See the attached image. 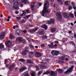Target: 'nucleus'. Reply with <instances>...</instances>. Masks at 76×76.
<instances>
[{
    "label": "nucleus",
    "instance_id": "obj_1",
    "mask_svg": "<svg viewBox=\"0 0 76 76\" xmlns=\"http://www.w3.org/2000/svg\"><path fill=\"white\" fill-rule=\"evenodd\" d=\"M48 5H49L48 1H47L44 5V9L42 11V15L43 16H44V15H46V13H49V11L48 10L49 8V6H47Z\"/></svg>",
    "mask_w": 76,
    "mask_h": 76
},
{
    "label": "nucleus",
    "instance_id": "obj_2",
    "mask_svg": "<svg viewBox=\"0 0 76 76\" xmlns=\"http://www.w3.org/2000/svg\"><path fill=\"white\" fill-rule=\"evenodd\" d=\"M50 74V76H56L57 75V72H55L53 71L50 72V71L47 70L46 72H45L43 73V75H49Z\"/></svg>",
    "mask_w": 76,
    "mask_h": 76
},
{
    "label": "nucleus",
    "instance_id": "obj_3",
    "mask_svg": "<svg viewBox=\"0 0 76 76\" xmlns=\"http://www.w3.org/2000/svg\"><path fill=\"white\" fill-rule=\"evenodd\" d=\"M14 4L16 6H20V7H23V4L22 3L20 2L19 3L15 0L14 1Z\"/></svg>",
    "mask_w": 76,
    "mask_h": 76
},
{
    "label": "nucleus",
    "instance_id": "obj_4",
    "mask_svg": "<svg viewBox=\"0 0 76 76\" xmlns=\"http://www.w3.org/2000/svg\"><path fill=\"white\" fill-rule=\"evenodd\" d=\"M11 44H12V43L10 42V40L7 41L6 42L5 45L6 47H12L13 46H12Z\"/></svg>",
    "mask_w": 76,
    "mask_h": 76
},
{
    "label": "nucleus",
    "instance_id": "obj_5",
    "mask_svg": "<svg viewBox=\"0 0 76 76\" xmlns=\"http://www.w3.org/2000/svg\"><path fill=\"white\" fill-rule=\"evenodd\" d=\"M51 53L53 56H58V54H59V52L57 51H54L53 50L51 52Z\"/></svg>",
    "mask_w": 76,
    "mask_h": 76
},
{
    "label": "nucleus",
    "instance_id": "obj_6",
    "mask_svg": "<svg viewBox=\"0 0 76 76\" xmlns=\"http://www.w3.org/2000/svg\"><path fill=\"white\" fill-rule=\"evenodd\" d=\"M56 15L57 18L59 19H62V15H61V14L60 13L56 12Z\"/></svg>",
    "mask_w": 76,
    "mask_h": 76
},
{
    "label": "nucleus",
    "instance_id": "obj_7",
    "mask_svg": "<svg viewBox=\"0 0 76 76\" xmlns=\"http://www.w3.org/2000/svg\"><path fill=\"white\" fill-rule=\"evenodd\" d=\"M22 39H23V38L20 37L17 38L15 41L16 42H18V43H21Z\"/></svg>",
    "mask_w": 76,
    "mask_h": 76
},
{
    "label": "nucleus",
    "instance_id": "obj_8",
    "mask_svg": "<svg viewBox=\"0 0 76 76\" xmlns=\"http://www.w3.org/2000/svg\"><path fill=\"white\" fill-rule=\"evenodd\" d=\"M35 56L37 58H40L41 57V54L40 52H36L35 53Z\"/></svg>",
    "mask_w": 76,
    "mask_h": 76
},
{
    "label": "nucleus",
    "instance_id": "obj_9",
    "mask_svg": "<svg viewBox=\"0 0 76 76\" xmlns=\"http://www.w3.org/2000/svg\"><path fill=\"white\" fill-rule=\"evenodd\" d=\"M47 23L49 25L54 24V20L53 19H50V21H48Z\"/></svg>",
    "mask_w": 76,
    "mask_h": 76
},
{
    "label": "nucleus",
    "instance_id": "obj_10",
    "mask_svg": "<svg viewBox=\"0 0 76 76\" xmlns=\"http://www.w3.org/2000/svg\"><path fill=\"white\" fill-rule=\"evenodd\" d=\"M27 68L25 67H22L20 69H19V72H23V71L26 70Z\"/></svg>",
    "mask_w": 76,
    "mask_h": 76
},
{
    "label": "nucleus",
    "instance_id": "obj_11",
    "mask_svg": "<svg viewBox=\"0 0 76 76\" xmlns=\"http://www.w3.org/2000/svg\"><path fill=\"white\" fill-rule=\"evenodd\" d=\"M38 28H35L34 29H31L29 30L30 32H32V33H34V32L38 31Z\"/></svg>",
    "mask_w": 76,
    "mask_h": 76
},
{
    "label": "nucleus",
    "instance_id": "obj_12",
    "mask_svg": "<svg viewBox=\"0 0 76 76\" xmlns=\"http://www.w3.org/2000/svg\"><path fill=\"white\" fill-rule=\"evenodd\" d=\"M15 67V65L14 64H13L11 65V66H10L9 68V70L10 72H12V69H14Z\"/></svg>",
    "mask_w": 76,
    "mask_h": 76
},
{
    "label": "nucleus",
    "instance_id": "obj_13",
    "mask_svg": "<svg viewBox=\"0 0 76 76\" xmlns=\"http://www.w3.org/2000/svg\"><path fill=\"white\" fill-rule=\"evenodd\" d=\"M25 11H23V14L21 15V16H25V14H26V12L27 13H29V9H27L26 10V12H25Z\"/></svg>",
    "mask_w": 76,
    "mask_h": 76
},
{
    "label": "nucleus",
    "instance_id": "obj_14",
    "mask_svg": "<svg viewBox=\"0 0 76 76\" xmlns=\"http://www.w3.org/2000/svg\"><path fill=\"white\" fill-rule=\"evenodd\" d=\"M62 15L64 18H67L69 17V15L65 12L64 13L62 14Z\"/></svg>",
    "mask_w": 76,
    "mask_h": 76
},
{
    "label": "nucleus",
    "instance_id": "obj_15",
    "mask_svg": "<svg viewBox=\"0 0 76 76\" xmlns=\"http://www.w3.org/2000/svg\"><path fill=\"white\" fill-rule=\"evenodd\" d=\"M20 31L19 30H16L15 32V35H18V36H20Z\"/></svg>",
    "mask_w": 76,
    "mask_h": 76
},
{
    "label": "nucleus",
    "instance_id": "obj_16",
    "mask_svg": "<svg viewBox=\"0 0 76 76\" xmlns=\"http://www.w3.org/2000/svg\"><path fill=\"white\" fill-rule=\"evenodd\" d=\"M56 70L58 73L61 74L62 73H63V70L61 69H57Z\"/></svg>",
    "mask_w": 76,
    "mask_h": 76
},
{
    "label": "nucleus",
    "instance_id": "obj_17",
    "mask_svg": "<svg viewBox=\"0 0 76 76\" xmlns=\"http://www.w3.org/2000/svg\"><path fill=\"white\" fill-rule=\"evenodd\" d=\"M34 52H30L28 53V56L29 58H31L34 56Z\"/></svg>",
    "mask_w": 76,
    "mask_h": 76
},
{
    "label": "nucleus",
    "instance_id": "obj_18",
    "mask_svg": "<svg viewBox=\"0 0 76 76\" xmlns=\"http://www.w3.org/2000/svg\"><path fill=\"white\" fill-rule=\"evenodd\" d=\"M28 53H29V51L27 50H25L23 51V53L22 54H23L24 56H26V55H27Z\"/></svg>",
    "mask_w": 76,
    "mask_h": 76
},
{
    "label": "nucleus",
    "instance_id": "obj_19",
    "mask_svg": "<svg viewBox=\"0 0 76 76\" xmlns=\"http://www.w3.org/2000/svg\"><path fill=\"white\" fill-rule=\"evenodd\" d=\"M5 35V34L4 33H2L1 35H0V39H3V38H4V37Z\"/></svg>",
    "mask_w": 76,
    "mask_h": 76
},
{
    "label": "nucleus",
    "instance_id": "obj_20",
    "mask_svg": "<svg viewBox=\"0 0 76 76\" xmlns=\"http://www.w3.org/2000/svg\"><path fill=\"white\" fill-rule=\"evenodd\" d=\"M48 46L49 48H54V44H53V42H52L50 45H48Z\"/></svg>",
    "mask_w": 76,
    "mask_h": 76
},
{
    "label": "nucleus",
    "instance_id": "obj_21",
    "mask_svg": "<svg viewBox=\"0 0 76 76\" xmlns=\"http://www.w3.org/2000/svg\"><path fill=\"white\" fill-rule=\"evenodd\" d=\"M41 27L42 28H44L45 30H47V28H48V27L45 25H42L41 26Z\"/></svg>",
    "mask_w": 76,
    "mask_h": 76
},
{
    "label": "nucleus",
    "instance_id": "obj_22",
    "mask_svg": "<svg viewBox=\"0 0 76 76\" xmlns=\"http://www.w3.org/2000/svg\"><path fill=\"white\" fill-rule=\"evenodd\" d=\"M65 58L66 56H61L60 57V60H62V61H63V60H65Z\"/></svg>",
    "mask_w": 76,
    "mask_h": 76
},
{
    "label": "nucleus",
    "instance_id": "obj_23",
    "mask_svg": "<svg viewBox=\"0 0 76 76\" xmlns=\"http://www.w3.org/2000/svg\"><path fill=\"white\" fill-rule=\"evenodd\" d=\"M9 38L10 39H14V38H15V37L14 36L13 34H11L10 35Z\"/></svg>",
    "mask_w": 76,
    "mask_h": 76
},
{
    "label": "nucleus",
    "instance_id": "obj_24",
    "mask_svg": "<svg viewBox=\"0 0 76 76\" xmlns=\"http://www.w3.org/2000/svg\"><path fill=\"white\" fill-rule=\"evenodd\" d=\"M65 4L66 6H69L70 5V1H66L65 2Z\"/></svg>",
    "mask_w": 76,
    "mask_h": 76
},
{
    "label": "nucleus",
    "instance_id": "obj_25",
    "mask_svg": "<svg viewBox=\"0 0 76 76\" xmlns=\"http://www.w3.org/2000/svg\"><path fill=\"white\" fill-rule=\"evenodd\" d=\"M27 63L28 64H33V62H32V60H27Z\"/></svg>",
    "mask_w": 76,
    "mask_h": 76
},
{
    "label": "nucleus",
    "instance_id": "obj_26",
    "mask_svg": "<svg viewBox=\"0 0 76 76\" xmlns=\"http://www.w3.org/2000/svg\"><path fill=\"white\" fill-rule=\"evenodd\" d=\"M25 74L23 76H30L29 74L28 73V72H24Z\"/></svg>",
    "mask_w": 76,
    "mask_h": 76
},
{
    "label": "nucleus",
    "instance_id": "obj_27",
    "mask_svg": "<svg viewBox=\"0 0 76 76\" xmlns=\"http://www.w3.org/2000/svg\"><path fill=\"white\" fill-rule=\"evenodd\" d=\"M38 32L40 35H42L44 34V31H39Z\"/></svg>",
    "mask_w": 76,
    "mask_h": 76
},
{
    "label": "nucleus",
    "instance_id": "obj_28",
    "mask_svg": "<svg viewBox=\"0 0 76 76\" xmlns=\"http://www.w3.org/2000/svg\"><path fill=\"white\" fill-rule=\"evenodd\" d=\"M30 75L31 76H36L35 73L34 72H30Z\"/></svg>",
    "mask_w": 76,
    "mask_h": 76
},
{
    "label": "nucleus",
    "instance_id": "obj_29",
    "mask_svg": "<svg viewBox=\"0 0 76 76\" xmlns=\"http://www.w3.org/2000/svg\"><path fill=\"white\" fill-rule=\"evenodd\" d=\"M56 30V29L55 28H51V32H54Z\"/></svg>",
    "mask_w": 76,
    "mask_h": 76
},
{
    "label": "nucleus",
    "instance_id": "obj_30",
    "mask_svg": "<svg viewBox=\"0 0 76 76\" xmlns=\"http://www.w3.org/2000/svg\"><path fill=\"white\" fill-rule=\"evenodd\" d=\"M69 16L70 17V18H74V15L72 13L70 14L69 15Z\"/></svg>",
    "mask_w": 76,
    "mask_h": 76
},
{
    "label": "nucleus",
    "instance_id": "obj_31",
    "mask_svg": "<svg viewBox=\"0 0 76 76\" xmlns=\"http://www.w3.org/2000/svg\"><path fill=\"white\" fill-rule=\"evenodd\" d=\"M19 61H22V62H25V60L24 59L22 58L19 60Z\"/></svg>",
    "mask_w": 76,
    "mask_h": 76
},
{
    "label": "nucleus",
    "instance_id": "obj_32",
    "mask_svg": "<svg viewBox=\"0 0 76 76\" xmlns=\"http://www.w3.org/2000/svg\"><path fill=\"white\" fill-rule=\"evenodd\" d=\"M22 2L24 4H26L28 3V0H23Z\"/></svg>",
    "mask_w": 76,
    "mask_h": 76
},
{
    "label": "nucleus",
    "instance_id": "obj_33",
    "mask_svg": "<svg viewBox=\"0 0 76 76\" xmlns=\"http://www.w3.org/2000/svg\"><path fill=\"white\" fill-rule=\"evenodd\" d=\"M43 39H46L47 38V37L45 35L43 36L42 37Z\"/></svg>",
    "mask_w": 76,
    "mask_h": 76
},
{
    "label": "nucleus",
    "instance_id": "obj_34",
    "mask_svg": "<svg viewBox=\"0 0 76 76\" xmlns=\"http://www.w3.org/2000/svg\"><path fill=\"white\" fill-rule=\"evenodd\" d=\"M4 46L3 45V43H0V48H4Z\"/></svg>",
    "mask_w": 76,
    "mask_h": 76
},
{
    "label": "nucleus",
    "instance_id": "obj_35",
    "mask_svg": "<svg viewBox=\"0 0 76 76\" xmlns=\"http://www.w3.org/2000/svg\"><path fill=\"white\" fill-rule=\"evenodd\" d=\"M72 69H71L69 68V69H67V71L69 72V73H71V72H72Z\"/></svg>",
    "mask_w": 76,
    "mask_h": 76
},
{
    "label": "nucleus",
    "instance_id": "obj_36",
    "mask_svg": "<svg viewBox=\"0 0 76 76\" xmlns=\"http://www.w3.org/2000/svg\"><path fill=\"white\" fill-rule=\"evenodd\" d=\"M29 17H31V15H26L24 18H26V19H28Z\"/></svg>",
    "mask_w": 76,
    "mask_h": 76
},
{
    "label": "nucleus",
    "instance_id": "obj_37",
    "mask_svg": "<svg viewBox=\"0 0 76 76\" xmlns=\"http://www.w3.org/2000/svg\"><path fill=\"white\" fill-rule=\"evenodd\" d=\"M34 3H33L31 4V9H34V7H35V5H34Z\"/></svg>",
    "mask_w": 76,
    "mask_h": 76
},
{
    "label": "nucleus",
    "instance_id": "obj_38",
    "mask_svg": "<svg viewBox=\"0 0 76 76\" xmlns=\"http://www.w3.org/2000/svg\"><path fill=\"white\" fill-rule=\"evenodd\" d=\"M16 19L18 20H20V19H21V18L20 17H16Z\"/></svg>",
    "mask_w": 76,
    "mask_h": 76
},
{
    "label": "nucleus",
    "instance_id": "obj_39",
    "mask_svg": "<svg viewBox=\"0 0 76 76\" xmlns=\"http://www.w3.org/2000/svg\"><path fill=\"white\" fill-rule=\"evenodd\" d=\"M57 7H58V5L57 4H54V7L55 9H57Z\"/></svg>",
    "mask_w": 76,
    "mask_h": 76
},
{
    "label": "nucleus",
    "instance_id": "obj_40",
    "mask_svg": "<svg viewBox=\"0 0 76 76\" xmlns=\"http://www.w3.org/2000/svg\"><path fill=\"white\" fill-rule=\"evenodd\" d=\"M40 63H41V64H47V62H40Z\"/></svg>",
    "mask_w": 76,
    "mask_h": 76
},
{
    "label": "nucleus",
    "instance_id": "obj_41",
    "mask_svg": "<svg viewBox=\"0 0 76 76\" xmlns=\"http://www.w3.org/2000/svg\"><path fill=\"white\" fill-rule=\"evenodd\" d=\"M70 44L72 45V46H73L74 47H75V43H73V42H71L70 43Z\"/></svg>",
    "mask_w": 76,
    "mask_h": 76
},
{
    "label": "nucleus",
    "instance_id": "obj_42",
    "mask_svg": "<svg viewBox=\"0 0 76 76\" xmlns=\"http://www.w3.org/2000/svg\"><path fill=\"white\" fill-rule=\"evenodd\" d=\"M41 69H42L44 67V64H42L40 65Z\"/></svg>",
    "mask_w": 76,
    "mask_h": 76
},
{
    "label": "nucleus",
    "instance_id": "obj_43",
    "mask_svg": "<svg viewBox=\"0 0 76 76\" xmlns=\"http://www.w3.org/2000/svg\"><path fill=\"white\" fill-rule=\"evenodd\" d=\"M35 68L36 69L37 71H38V70H39V67H38V66H35Z\"/></svg>",
    "mask_w": 76,
    "mask_h": 76
},
{
    "label": "nucleus",
    "instance_id": "obj_44",
    "mask_svg": "<svg viewBox=\"0 0 76 76\" xmlns=\"http://www.w3.org/2000/svg\"><path fill=\"white\" fill-rule=\"evenodd\" d=\"M21 42L23 43V44H25V43H26V41H25V40L22 39V40L21 41Z\"/></svg>",
    "mask_w": 76,
    "mask_h": 76
},
{
    "label": "nucleus",
    "instance_id": "obj_45",
    "mask_svg": "<svg viewBox=\"0 0 76 76\" xmlns=\"http://www.w3.org/2000/svg\"><path fill=\"white\" fill-rule=\"evenodd\" d=\"M58 63L61 64V63H64V61H58Z\"/></svg>",
    "mask_w": 76,
    "mask_h": 76
},
{
    "label": "nucleus",
    "instance_id": "obj_46",
    "mask_svg": "<svg viewBox=\"0 0 76 76\" xmlns=\"http://www.w3.org/2000/svg\"><path fill=\"white\" fill-rule=\"evenodd\" d=\"M75 67V66L74 65H72L71 66V67H70L69 68L73 70V69L74 68V67Z\"/></svg>",
    "mask_w": 76,
    "mask_h": 76
},
{
    "label": "nucleus",
    "instance_id": "obj_47",
    "mask_svg": "<svg viewBox=\"0 0 76 76\" xmlns=\"http://www.w3.org/2000/svg\"><path fill=\"white\" fill-rule=\"evenodd\" d=\"M25 20H23L22 21H20V23H25Z\"/></svg>",
    "mask_w": 76,
    "mask_h": 76
},
{
    "label": "nucleus",
    "instance_id": "obj_48",
    "mask_svg": "<svg viewBox=\"0 0 76 76\" xmlns=\"http://www.w3.org/2000/svg\"><path fill=\"white\" fill-rule=\"evenodd\" d=\"M42 73V71H40L38 73V74L39 75H41Z\"/></svg>",
    "mask_w": 76,
    "mask_h": 76
},
{
    "label": "nucleus",
    "instance_id": "obj_49",
    "mask_svg": "<svg viewBox=\"0 0 76 76\" xmlns=\"http://www.w3.org/2000/svg\"><path fill=\"white\" fill-rule=\"evenodd\" d=\"M72 5L74 6L75 5V3L74 2H72Z\"/></svg>",
    "mask_w": 76,
    "mask_h": 76
},
{
    "label": "nucleus",
    "instance_id": "obj_50",
    "mask_svg": "<svg viewBox=\"0 0 76 76\" xmlns=\"http://www.w3.org/2000/svg\"><path fill=\"white\" fill-rule=\"evenodd\" d=\"M68 73H69V72H68V71H66V72H64L65 75H68Z\"/></svg>",
    "mask_w": 76,
    "mask_h": 76
},
{
    "label": "nucleus",
    "instance_id": "obj_51",
    "mask_svg": "<svg viewBox=\"0 0 76 76\" xmlns=\"http://www.w3.org/2000/svg\"><path fill=\"white\" fill-rule=\"evenodd\" d=\"M72 9V7L70 6H69V10H71Z\"/></svg>",
    "mask_w": 76,
    "mask_h": 76
},
{
    "label": "nucleus",
    "instance_id": "obj_52",
    "mask_svg": "<svg viewBox=\"0 0 76 76\" xmlns=\"http://www.w3.org/2000/svg\"><path fill=\"white\" fill-rule=\"evenodd\" d=\"M26 39H27V40H28V41H29V42H31V39L29 38H26Z\"/></svg>",
    "mask_w": 76,
    "mask_h": 76
},
{
    "label": "nucleus",
    "instance_id": "obj_53",
    "mask_svg": "<svg viewBox=\"0 0 76 76\" xmlns=\"http://www.w3.org/2000/svg\"><path fill=\"white\" fill-rule=\"evenodd\" d=\"M58 1L59 2H60L61 4H63V1H61V0H58Z\"/></svg>",
    "mask_w": 76,
    "mask_h": 76
},
{
    "label": "nucleus",
    "instance_id": "obj_54",
    "mask_svg": "<svg viewBox=\"0 0 76 76\" xmlns=\"http://www.w3.org/2000/svg\"><path fill=\"white\" fill-rule=\"evenodd\" d=\"M29 47L30 48H34V46H32L31 45H29Z\"/></svg>",
    "mask_w": 76,
    "mask_h": 76
},
{
    "label": "nucleus",
    "instance_id": "obj_55",
    "mask_svg": "<svg viewBox=\"0 0 76 76\" xmlns=\"http://www.w3.org/2000/svg\"><path fill=\"white\" fill-rule=\"evenodd\" d=\"M7 61H8L7 60H5L4 63V64H6V63H7Z\"/></svg>",
    "mask_w": 76,
    "mask_h": 76
},
{
    "label": "nucleus",
    "instance_id": "obj_56",
    "mask_svg": "<svg viewBox=\"0 0 76 76\" xmlns=\"http://www.w3.org/2000/svg\"><path fill=\"white\" fill-rule=\"evenodd\" d=\"M15 14H16L17 15H18V14L19 13V11H16L15 12Z\"/></svg>",
    "mask_w": 76,
    "mask_h": 76
},
{
    "label": "nucleus",
    "instance_id": "obj_57",
    "mask_svg": "<svg viewBox=\"0 0 76 76\" xmlns=\"http://www.w3.org/2000/svg\"><path fill=\"white\" fill-rule=\"evenodd\" d=\"M41 47H45V45L43 44L41 45Z\"/></svg>",
    "mask_w": 76,
    "mask_h": 76
},
{
    "label": "nucleus",
    "instance_id": "obj_58",
    "mask_svg": "<svg viewBox=\"0 0 76 76\" xmlns=\"http://www.w3.org/2000/svg\"><path fill=\"white\" fill-rule=\"evenodd\" d=\"M23 32L24 33H26V32H27V31L26 30H24L23 31Z\"/></svg>",
    "mask_w": 76,
    "mask_h": 76
},
{
    "label": "nucleus",
    "instance_id": "obj_59",
    "mask_svg": "<svg viewBox=\"0 0 76 76\" xmlns=\"http://www.w3.org/2000/svg\"><path fill=\"white\" fill-rule=\"evenodd\" d=\"M67 68H68V66H66L65 67H64V70H66V69H67Z\"/></svg>",
    "mask_w": 76,
    "mask_h": 76
},
{
    "label": "nucleus",
    "instance_id": "obj_60",
    "mask_svg": "<svg viewBox=\"0 0 76 76\" xmlns=\"http://www.w3.org/2000/svg\"><path fill=\"white\" fill-rule=\"evenodd\" d=\"M65 60L66 61H69V58H66L65 59Z\"/></svg>",
    "mask_w": 76,
    "mask_h": 76
},
{
    "label": "nucleus",
    "instance_id": "obj_61",
    "mask_svg": "<svg viewBox=\"0 0 76 76\" xmlns=\"http://www.w3.org/2000/svg\"><path fill=\"white\" fill-rule=\"evenodd\" d=\"M55 43L56 44H58V42L57 41H55Z\"/></svg>",
    "mask_w": 76,
    "mask_h": 76
},
{
    "label": "nucleus",
    "instance_id": "obj_62",
    "mask_svg": "<svg viewBox=\"0 0 76 76\" xmlns=\"http://www.w3.org/2000/svg\"><path fill=\"white\" fill-rule=\"evenodd\" d=\"M73 8L74 9H75V10H76V7L75 6H73Z\"/></svg>",
    "mask_w": 76,
    "mask_h": 76
},
{
    "label": "nucleus",
    "instance_id": "obj_63",
    "mask_svg": "<svg viewBox=\"0 0 76 76\" xmlns=\"http://www.w3.org/2000/svg\"><path fill=\"white\" fill-rule=\"evenodd\" d=\"M74 15H75V17L76 18V12H74Z\"/></svg>",
    "mask_w": 76,
    "mask_h": 76
},
{
    "label": "nucleus",
    "instance_id": "obj_64",
    "mask_svg": "<svg viewBox=\"0 0 76 76\" xmlns=\"http://www.w3.org/2000/svg\"><path fill=\"white\" fill-rule=\"evenodd\" d=\"M74 36L75 38H76V34L75 33V34H74Z\"/></svg>",
    "mask_w": 76,
    "mask_h": 76
}]
</instances>
